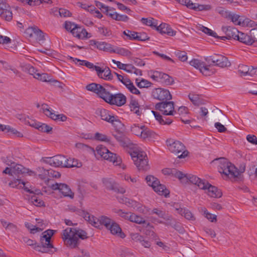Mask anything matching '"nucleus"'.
Returning <instances> with one entry per match:
<instances>
[{
    "mask_svg": "<svg viewBox=\"0 0 257 257\" xmlns=\"http://www.w3.org/2000/svg\"><path fill=\"white\" fill-rule=\"evenodd\" d=\"M211 64L207 65L205 63V65L200 69V72L205 76H210L214 74V70L211 68Z\"/></svg>",
    "mask_w": 257,
    "mask_h": 257,
    "instance_id": "nucleus-37",
    "label": "nucleus"
},
{
    "mask_svg": "<svg viewBox=\"0 0 257 257\" xmlns=\"http://www.w3.org/2000/svg\"><path fill=\"white\" fill-rule=\"evenodd\" d=\"M100 84L92 83L88 84L86 86V89L90 91H92L96 94V92L98 91L99 86Z\"/></svg>",
    "mask_w": 257,
    "mask_h": 257,
    "instance_id": "nucleus-62",
    "label": "nucleus"
},
{
    "mask_svg": "<svg viewBox=\"0 0 257 257\" xmlns=\"http://www.w3.org/2000/svg\"><path fill=\"white\" fill-rule=\"evenodd\" d=\"M144 126V125L139 126L137 124H133L131 126V132L135 135L140 137Z\"/></svg>",
    "mask_w": 257,
    "mask_h": 257,
    "instance_id": "nucleus-59",
    "label": "nucleus"
},
{
    "mask_svg": "<svg viewBox=\"0 0 257 257\" xmlns=\"http://www.w3.org/2000/svg\"><path fill=\"white\" fill-rule=\"evenodd\" d=\"M29 200L32 203L36 206L41 207L44 205V202L35 194L32 195Z\"/></svg>",
    "mask_w": 257,
    "mask_h": 257,
    "instance_id": "nucleus-41",
    "label": "nucleus"
},
{
    "mask_svg": "<svg viewBox=\"0 0 257 257\" xmlns=\"http://www.w3.org/2000/svg\"><path fill=\"white\" fill-rule=\"evenodd\" d=\"M87 238V233L81 229L68 227L63 231L62 238L65 245L70 248H76L79 243V238Z\"/></svg>",
    "mask_w": 257,
    "mask_h": 257,
    "instance_id": "nucleus-1",
    "label": "nucleus"
},
{
    "mask_svg": "<svg viewBox=\"0 0 257 257\" xmlns=\"http://www.w3.org/2000/svg\"><path fill=\"white\" fill-rule=\"evenodd\" d=\"M194 7V8H191V9L198 11H209L211 9V6L209 5H199L195 4Z\"/></svg>",
    "mask_w": 257,
    "mask_h": 257,
    "instance_id": "nucleus-56",
    "label": "nucleus"
},
{
    "mask_svg": "<svg viewBox=\"0 0 257 257\" xmlns=\"http://www.w3.org/2000/svg\"><path fill=\"white\" fill-rule=\"evenodd\" d=\"M178 233L180 234L179 235L178 234L180 238L183 239L184 241L183 243H185V240H188L189 235L183 227H179V228H178Z\"/></svg>",
    "mask_w": 257,
    "mask_h": 257,
    "instance_id": "nucleus-52",
    "label": "nucleus"
},
{
    "mask_svg": "<svg viewBox=\"0 0 257 257\" xmlns=\"http://www.w3.org/2000/svg\"><path fill=\"white\" fill-rule=\"evenodd\" d=\"M113 53H115L121 56L128 58L131 57L133 55L132 52L129 50L123 48H116L115 49H113Z\"/></svg>",
    "mask_w": 257,
    "mask_h": 257,
    "instance_id": "nucleus-32",
    "label": "nucleus"
},
{
    "mask_svg": "<svg viewBox=\"0 0 257 257\" xmlns=\"http://www.w3.org/2000/svg\"><path fill=\"white\" fill-rule=\"evenodd\" d=\"M136 81L138 86L140 88H148L150 87L152 84L150 82L144 79L141 80L136 79Z\"/></svg>",
    "mask_w": 257,
    "mask_h": 257,
    "instance_id": "nucleus-50",
    "label": "nucleus"
},
{
    "mask_svg": "<svg viewBox=\"0 0 257 257\" xmlns=\"http://www.w3.org/2000/svg\"><path fill=\"white\" fill-rule=\"evenodd\" d=\"M134 255V252L129 248H122L119 253L120 257H132Z\"/></svg>",
    "mask_w": 257,
    "mask_h": 257,
    "instance_id": "nucleus-55",
    "label": "nucleus"
},
{
    "mask_svg": "<svg viewBox=\"0 0 257 257\" xmlns=\"http://www.w3.org/2000/svg\"><path fill=\"white\" fill-rule=\"evenodd\" d=\"M136 166L139 171H147L149 169L150 167L148 163V158L142 160L140 163H136Z\"/></svg>",
    "mask_w": 257,
    "mask_h": 257,
    "instance_id": "nucleus-36",
    "label": "nucleus"
},
{
    "mask_svg": "<svg viewBox=\"0 0 257 257\" xmlns=\"http://www.w3.org/2000/svg\"><path fill=\"white\" fill-rule=\"evenodd\" d=\"M152 95L154 98L160 100L164 101L172 99V96L170 92L168 90L161 88L155 89L152 92Z\"/></svg>",
    "mask_w": 257,
    "mask_h": 257,
    "instance_id": "nucleus-10",
    "label": "nucleus"
},
{
    "mask_svg": "<svg viewBox=\"0 0 257 257\" xmlns=\"http://www.w3.org/2000/svg\"><path fill=\"white\" fill-rule=\"evenodd\" d=\"M236 40L247 45H251L253 44L250 34L249 35L241 32H239L238 35H237Z\"/></svg>",
    "mask_w": 257,
    "mask_h": 257,
    "instance_id": "nucleus-25",
    "label": "nucleus"
},
{
    "mask_svg": "<svg viewBox=\"0 0 257 257\" xmlns=\"http://www.w3.org/2000/svg\"><path fill=\"white\" fill-rule=\"evenodd\" d=\"M48 173V170H45L43 167H39L36 168L37 175L42 180L47 179Z\"/></svg>",
    "mask_w": 257,
    "mask_h": 257,
    "instance_id": "nucleus-40",
    "label": "nucleus"
},
{
    "mask_svg": "<svg viewBox=\"0 0 257 257\" xmlns=\"http://www.w3.org/2000/svg\"><path fill=\"white\" fill-rule=\"evenodd\" d=\"M189 110L187 107L181 106L178 108V115L179 116L180 120L185 124H189L194 119L191 118L188 114Z\"/></svg>",
    "mask_w": 257,
    "mask_h": 257,
    "instance_id": "nucleus-11",
    "label": "nucleus"
},
{
    "mask_svg": "<svg viewBox=\"0 0 257 257\" xmlns=\"http://www.w3.org/2000/svg\"><path fill=\"white\" fill-rule=\"evenodd\" d=\"M130 108L132 111L137 114L138 115H140L142 113L140 110L139 104L138 101L132 100L130 103Z\"/></svg>",
    "mask_w": 257,
    "mask_h": 257,
    "instance_id": "nucleus-42",
    "label": "nucleus"
},
{
    "mask_svg": "<svg viewBox=\"0 0 257 257\" xmlns=\"http://www.w3.org/2000/svg\"><path fill=\"white\" fill-rule=\"evenodd\" d=\"M155 107L164 115H173L174 112V103L172 101L157 103Z\"/></svg>",
    "mask_w": 257,
    "mask_h": 257,
    "instance_id": "nucleus-7",
    "label": "nucleus"
},
{
    "mask_svg": "<svg viewBox=\"0 0 257 257\" xmlns=\"http://www.w3.org/2000/svg\"><path fill=\"white\" fill-rule=\"evenodd\" d=\"M178 179L181 183L185 184L189 182V175L185 174L181 171H178Z\"/></svg>",
    "mask_w": 257,
    "mask_h": 257,
    "instance_id": "nucleus-46",
    "label": "nucleus"
},
{
    "mask_svg": "<svg viewBox=\"0 0 257 257\" xmlns=\"http://www.w3.org/2000/svg\"><path fill=\"white\" fill-rule=\"evenodd\" d=\"M153 135V133L151 132L148 128L146 127L145 126H144L143 129L141 132L140 137L142 139L145 140L146 139L152 137Z\"/></svg>",
    "mask_w": 257,
    "mask_h": 257,
    "instance_id": "nucleus-48",
    "label": "nucleus"
},
{
    "mask_svg": "<svg viewBox=\"0 0 257 257\" xmlns=\"http://www.w3.org/2000/svg\"><path fill=\"white\" fill-rule=\"evenodd\" d=\"M189 182L191 183L196 185L200 189H204L206 186V181L201 180L199 178L192 175H189Z\"/></svg>",
    "mask_w": 257,
    "mask_h": 257,
    "instance_id": "nucleus-23",
    "label": "nucleus"
},
{
    "mask_svg": "<svg viewBox=\"0 0 257 257\" xmlns=\"http://www.w3.org/2000/svg\"><path fill=\"white\" fill-rule=\"evenodd\" d=\"M55 230L48 229L43 233V235L41 238V243L44 245H49L52 246V244L50 242L51 236L54 234Z\"/></svg>",
    "mask_w": 257,
    "mask_h": 257,
    "instance_id": "nucleus-17",
    "label": "nucleus"
},
{
    "mask_svg": "<svg viewBox=\"0 0 257 257\" xmlns=\"http://www.w3.org/2000/svg\"><path fill=\"white\" fill-rule=\"evenodd\" d=\"M96 94L107 102L111 94L108 89V85H104L102 86L100 85L98 91L96 92Z\"/></svg>",
    "mask_w": 257,
    "mask_h": 257,
    "instance_id": "nucleus-18",
    "label": "nucleus"
},
{
    "mask_svg": "<svg viewBox=\"0 0 257 257\" xmlns=\"http://www.w3.org/2000/svg\"><path fill=\"white\" fill-rule=\"evenodd\" d=\"M230 64L227 57L221 55H219L217 62L215 65L224 68L229 66Z\"/></svg>",
    "mask_w": 257,
    "mask_h": 257,
    "instance_id": "nucleus-31",
    "label": "nucleus"
},
{
    "mask_svg": "<svg viewBox=\"0 0 257 257\" xmlns=\"http://www.w3.org/2000/svg\"><path fill=\"white\" fill-rule=\"evenodd\" d=\"M146 180L148 184L153 188L155 186L159 184V180L152 175H148L146 177Z\"/></svg>",
    "mask_w": 257,
    "mask_h": 257,
    "instance_id": "nucleus-45",
    "label": "nucleus"
},
{
    "mask_svg": "<svg viewBox=\"0 0 257 257\" xmlns=\"http://www.w3.org/2000/svg\"><path fill=\"white\" fill-rule=\"evenodd\" d=\"M122 177L123 179L127 182H130L133 184L137 183L139 181V177H132L129 174H124L122 175Z\"/></svg>",
    "mask_w": 257,
    "mask_h": 257,
    "instance_id": "nucleus-57",
    "label": "nucleus"
},
{
    "mask_svg": "<svg viewBox=\"0 0 257 257\" xmlns=\"http://www.w3.org/2000/svg\"><path fill=\"white\" fill-rule=\"evenodd\" d=\"M95 113L99 115L102 120L112 124L114 121H117L116 118L113 115H110L108 111L105 109L98 108L96 110Z\"/></svg>",
    "mask_w": 257,
    "mask_h": 257,
    "instance_id": "nucleus-13",
    "label": "nucleus"
},
{
    "mask_svg": "<svg viewBox=\"0 0 257 257\" xmlns=\"http://www.w3.org/2000/svg\"><path fill=\"white\" fill-rule=\"evenodd\" d=\"M9 185L10 187H12L13 188H24L26 191L31 193H33V191H31L30 189H29L27 186H26V183L20 179H14L11 181L9 183Z\"/></svg>",
    "mask_w": 257,
    "mask_h": 257,
    "instance_id": "nucleus-24",
    "label": "nucleus"
},
{
    "mask_svg": "<svg viewBox=\"0 0 257 257\" xmlns=\"http://www.w3.org/2000/svg\"><path fill=\"white\" fill-rule=\"evenodd\" d=\"M189 155V152L185 146L180 142L178 141V159H183Z\"/></svg>",
    "mask_w": 257,
    "mask_h": 257,
    "instance_id": "nucleus-28",
    "label": "nucleus"
},
{
    "mask_svg": "<svg viewBox=\"0 0 257 257\" xmlns=\"http://www.w3.org/2000/svg\"><path fill=\"white\" fill-rule=\"evenodd\" d=\"M2 14H0V16L3 19H4L8 21H10L12 19L13 14L10 10V7L7 9V10H4L3 12H2Z\"/></svg>",
    "mask_w": 257,
    "mask_h": 257,
    "instance_id": "nucleus-49",
    "label": "nucleus"
},
{
    "mask_svg": "<svg viewBox=\"0 0 257 257\" xmlns=\"http://www.w3.org/2000/svg\"><path fill=\"white\" fill-rule=\"evenodd\" d=\"M107 229L109 230L111 234L121 238H124L125 237V235L122 232L119 225L114 221Z\"/></svg>",
    "mask_w": 257,
    "mask_h": 257,
    "instance_id": "nucleus-19",
    "label": "nucleus"
},
{
    "mask_svg": "<svg viewBox=\"0 0 257 257\" xmlns=\"http://www.w3.org/2000/svg\"><path fill=\"white\" fill-rule=\"evenodd\" d=\"M25 69L26 71H27L30 75H33L34 78L39 80L42 81L43 82H50L55 83H61L58 81L52 79L50 76H48L46 73L41 74L40 73H38V70H36L33 66L30 65H26Z\"/></svg>",
    "mask_w": 257,
    "mask_h": 257,
    "instance_id": "nucleus-5",
    "label": "nucleus"
},
{
    "mask_svg": "<svg viewBox=\"0 0 257 257\" xmlns=\"http://www.w3.org/2000/svg\"><path fill=\"white\" fill-rule=\"evenodd\" d=\"M153 189L159 195L164 196L165 197H167L170 193L168 189L166 188L165 185L160 184V181L159 184L155 186Z\"/></svg>",
    "mask_w": 257,
    "mask_h": 257,
    "instance_id": "nucleus-26",
    "label": "nucleus"
},
{
    "mask_svg": "<svg viewBox=\"0 0 257 257\" xmlns=\"http://www.w3.org/2000/svg\"><path fill=\"white\" fill-rule=\"evenodd\" d=\"M198 30L200 31H201L205 34H208L209 36L214 37H217V34L215 32L212 31L211 29L204 27L202 25H200L198 27Z\"/></svg>",
    "mask_w": 257,
    "mask_h": 257,
    "instance_id": "nucleus-53",
    "label": "nucleus"
},
{
    "mask_svg": "<svg viewBox=\"0 0 257 257\" xmlns=\"http://www.w3.org/2000/svg\"><path fill=\"white\" fill-rule=\"evenodd\" d=\"M219 163V172L230 178L235 179L239 175L238 169L226 159L221 158L216 159Z\"/></svg>",
    "mask_w": 257,
    "mask_h": 257,
    "instance_id": "nucleus-3",
    "label": "nucleus"
},
{
    "mask_svg": "<svg viewBox=\"0 0 257 257\" xmlns=\"http://www.w3.org/2000/svg\"><path fill=\"white\" fill-rule=\"evenodd\" d=\"M14 175L24 174L27 172V168L21 165L17 164L13 166Z\"/></svg>",
    "mask_w": 257,
    "mask_h": 257,
    "instance_id": "nucleus-43",
    "label": "nucleus"
},
{
    "mask_svg": "<svg viewBox=\"0 0 257 257\" xmlns=\"http://www.w3.org/2000/svg\"><path fill=\"white\" fill-rule=\"evenodd\" d=\"M239 16L236 14H229L227 18L231 20V21L235 25H240L241 20L239 19Z\"/></svg>",
    "mask_w": 257,
    "mask_h": 257,
    "instance_id": "nucleus-60",
    "label": "nucleus"
},
{
    "mask_svg": "<svg viewBox=\"0 0 257 257\" xmlns=\"http://www.w3.org/2000/svg\"><path fill=\"white\" fill-rule=\"evenodd\" d=\"M206 186L203 190H207L208 195L214 198H220L222 196V192L217 187L211 185L206 181Z\"/></svg>",
    "mask_w": 257,
    "mask_h": 257,
    "instance_id": "nucleus-15",
    "label": "nucleus"
},
{
    "mask_svg": "<svg viewBox=\"0 0 257 257\" xmlns=\"http://www.w3.org/2000/svg\"><path fill=\"white\" fill-rule=\"evenodd\" d=\"M131 155L135 165L136 163H140L142 162V160L147 158V156L145 152L139 150L134 151L131 154Z\"/></svg>",
    "mask_w": 257,
    "mask_h": 257,
    "instance_id": "nucleus-21",
    "label": "nucleus"
},
{
    "mask_svg": "<svg viewBox=\"0 0 257 257\" xmlns=\"http://www.w3.org/2000/svg\"><path fill=\"white\" fill-rule=\"evenodd\" d=\"M124 85L132 93L135 94H140V92L139 90L134 85L133 83L129 79L125 80Z\"/></svg>",
    "mask_w": 257,
    "mask_h": 257,
    "instance_id": "nucleus-38",
    "label": "nucleus"
},
{
    "mask_svg": "<svg viewBox=\"0 0 257 257\" xmlns=\"http://www.w3.org/2000/svg\"><path fill=\"white\" fill-rule=\"evenodd\" d=\"M65 28L67 30H70L73 35H75V31L77 30V25L70 22H66Z\"/></svg>",
    "mask_w": 257,
    "mask_h": 257,
    "instance_id": "nucleus-58",
    "label": "nucleus"
},
{
    "mask_svg": "<svg viewBox=\"0 0 257 257\" xmlns=\"http://www.w3.org/2000/svg\"><path fill=\"white\" fill-rule=\"evenodd\" d=\"M119 201L122 203H124L129 207H133L134 208H138V203L137 201L131 200L129 198H124L121 199Z\"/></svg>",
    "mask_w": 257,
    "mask_h": 257,
    "instance_id": "nucleus-44",
    "label": "nucleus"
},
{
    "mask_svg": "<svg viewBox=\"0 0 257 257\" xmlns=\"http://www.w3.org/2000/svg\"><path fill=\"white\" fill-rule=\"evenodd\" d=\"M84 218L95 227L97 228L99 227V218H97L94 216L91 215L88 213H84Z\"/></svg>",
    "mask_w": 257,
    "mask_h": 257,
    "instance_id": "nucleus-30",
    "label": "nucleus"
},
{
    "mask_svg": "<svg viewBox=\"0 0 257 257\" xmlns=\"http://www.w3.org/2000/svg\"><path fill=\"white\" fill-rule=\"evenodd\" d=\"M178 213L187 220L194 221L196 219L192 213L189 209L185 208L180 207L178 208Z\"/></svg>",
    "mask_w": 257,
    "mask_h": 257,
    "instance_id": "nucleus-27",
    "label": "nucleus"
},
{
    "mask_svg": "<svg viewBox=\"0 0 257 257\" xmlns=\"http://www.w3.org/2000/svg\"><path fill=\"white\" fill-rule=\"evenodd\" d=\"M66 157L62 155H57L51 158H48L45 160L46 163L54 167H64Z\"/></svg>",
    "mask_w": 257,
    "mask_h": 257,
    "instance_id": "nucleus-12",
    "label": "nucleus"
},
{
    "mask_svg": "<svg viewBox=\"0 0 257 257\" xmlns=\"http://www.w3.org/2000/svg\"><path fill=\"white\" fill-rule=\"evenodd\" d=\"M189 64L200 71L201 68L205 65V62L197 59H193L190 61Z\"/></svg>",
    "mask_w": 257,
    "mask_h": 257,
    "instance_id": "nucleus-47",
    "label": "nucleus"
},
{
    "mask_svg": "<svg viewBox=\"0 0 257 257\" xmlns=\"http://www.w3.org/2000/svg\"><path fill=\"white\" fill-rule=\"evenodd\" d=\"M130 236L132 240L136 242H142L143 241V236L137 232H131Z\"/></svg>",
    "mask_w": 257,
    "mask_h": 257,
    "instance_id": "nucleus-64",
    "label": "nucleus"
},
{
    "mask_svg": "<svg viewBox=\"0 0 257 257\" xmlns=\"http://www.w3.org/2000/svg\"><path fill=\"white\" fill-rule=\"evenodd\" d=\"M113 221L114 220L105 216H101L99 217V225H103L106 228H108Z\"/></svg>",
    "mask_w": 257,
    "mask_h": 257,
    "instance_id": "nucleus-33",
    "label": "nucleus"
},
{
    "mask_svg": "<svg viewBox=\"0 0 257 257\" xmlns=\"http://www.w3.org/2000/svg\"><path fill=\"white\" fill-rule=\"evenodd\" d=\"M128 220L137 224H145L146 227L151 226L150 223L147 222L142 216L131 212H130Z\"/></svg>",
    "mask_w": 257,
    "mask_h": 257,
    "instance_id": "nucleus-16",
    "label": "nucleus"
},
{
    "mask_svg": "<svg viewBox=\"0 0 257 257\" xmlns=\"http://www.w3.org/2000/svg\"><path fill=\"white\" fill-rule=\"evenodd\" d=\"M126 101V98L124 95L119 93L115 94H111L107 103L111 105H116L121 106L124 105Z\"/></svg>",
    "mask_w": 257,
    "mask_h": 257,
    "instance_id": "nucleus-9",
    "label": "nucleus"
},
{
    "mask_svg": "<svg viewBox=\"0 0 257 257\" xmlns=\"http://www.w3.org/2000/svg\"><path fill=\"white\" fill-rule=\"evenodd\" d=\"M53 12L55 15H57L58 13L61 17H69L71 15L70 12L64 9H60L59 10L56 9L53 10Z\"/></svg>",
    "mask_w": 257,
    "mask_h": 257,
    "instance_id": "nucleus-51",
    "label": "nucleus"
},
{
    "mask_svg": "<svg viewBox=\"0 0 257 257\" xmlns=\"http://www.w3.org/2000/svg\"><path fill=\"white\" fill-rule=\"evenodd\" d=\"M53 190H58L59 192L65 197H68L71 199L74 198V193L71 191L70 187L64 183H56L50 186Z\"/></svg>",
    "mask_w": 257,
    "mask_h": 257,
    "instance_id": "nucleus-6",
    "label": "nucleus"
},
{
    "mask_svg": "<svg viewBox=\"0 0 257 257\" xmlns=\"http://www.w3.org/2000/svg\"><path fill=\"white\" fill-rule=\"evenodd\" d=\"M141 21L143 24L149 26L152 28L156 29L161 33L167 34L170 36L175 35V33L171 31V30L168 27V26L166 24H161L158 26L157 21L153 18H150L149 19L142 18Z\"/></svg>",
    "mask_w": 257,
    "mask_h": 257,
    "instance_id": "nucleus-4",
    "label": "nucleus"
},
{
    "mask_svg": "<svg viewBox=\"0 0 257 257\" xmlns=\"http://www.w3.org/2000/svg\"><path fill=\"white\" fill-rule=\"evenodd\" d=\"M238 72L241 77L246 76H254V68H252L251 69H250L247 66L243 64H240L238 66Z\"/></svg>",
    "mask_w": 257,
    "mask_h": 257,
    "instance_id": "nucleus-20",
    "label": "nucleus"
},
{
    "mask_svg": "<svg viewBox=\"0 0 257 257\" xmlns=\"http://www.w3.org/2000/svg\"><path fill=\"white\" fill-rule=\"evenodd\" d=\"M96 153L95 155L99 156L101 158L112 162L115 166H119L122 170L126 169V166L122 163L120 157L116 154L110 152L105 147L102 145L98 146L96 148Z\"/></svg>",
    "mask_w": 257,
    "mask_h": 257,
    "instance_id": "nucleus-2",
    "label": "nucleus"
},
{
    "mask_svg": "<svg viewBox=\"0 0 257 257\" xmlns=\"http://www.w3.org/2000/svg\"><path fill=\"white\" fill-rule=\"evenodd\" d=\"M95 70L97 72L98 76L105 80H111L113 78V74L109 68L106 67L102 69L99 66H95Z\"/></svg>",
    "mask_w": 257,
    "mask_h": 257,
    "instance_id": "nucleus-14",
    "label": "nucleus"
},
{
    "mask_svg": "<svg viewBox=\"0 0 257 257\" xmlns=\"http://www.w3.org/2000/svg\"><path fill=\"white\" fill-rule=\"evenodd\" d=\"M177 141L175 138H170L166 141L167 149L172 153L177 152Z\"/></svg>",
    "mask_w": 257,
    "mask_h": 257,
    "instance_id": "nucleus-29",
    "label": "nucleus"
},
{
    "mask_svg": "<svg viewBox=\"0 0 257 257\" xmlns=\"http://www.w3.org/2000/svg\"><path fill=\"white\" fill-rule=\"evenodd\" d=\"M42 111L47 116L54 120H60L61 121H65L67 120V116L63 114H56L50 110V108L46 104H43L41 108Z\"/></svg>",
    "mask_w": 257,
    "mask_h": 257,
    "instance_id": "nucleus-8",
    "label": "nucleus"
},
{
    "mask_svg": "<svg viewBox=\"0 0 257 257\" xmlns=\"http://www.w3.org/2000/svg\"><path fill=\"white\" fill-rule=\"evenodd\" d=\"M151 112L153 113L155 116L156 119L160 122V124L164 125V124H170L172 123V121L169 119H166L165 120L162 116L158 112H155V111H151Z\"/></svg>",
    "mask_w": 257,
    "mask_h": 257,
    "instance_id": "nucleus-39",
    "label": "nucleus"
},
{
    "mask_svg": "<svg viewBox=\"0 0 257 257\" xmlns=\"http://www.w3.org/2000/svg\"><path fill=\"white\" fill-rule=\"evenodd\" d=\"M97 48L99 50L109 52H113V51L112 45L105 42L98 43Z\"/></svg>",
    "mask_w": 257,
    "mask_h": 257,
    "instance_id": "nucleus-35",
    "label": "nucleus"
},
{
    "mask_svg": "<svg viewBox=\"0 0 257 257\" xmlns=\"http://www.w3.org/2000/svg\"><path fill=\"white\" fill-rule=\"evenodd\" d=\"M81 166V163L78 162L77 160L74 159H67L66 158V161H65L64 167H80Z\"/></svg>",
    "mask_w": 257,
    "mask_h": 257,
    "instance_id": "nucleus-34",
    "label": "nucleus"
},
{
    "mask_svg": "<svg viewBox=\"0 0 257 257\" xmlns=\"http://www.w3.org/2000/svg\"><path fill=\"white\" fill-rule=\"evenodd\" d=\"M52 130V127L45 123L40 122L38 130L43 132L49 133Z\"/></svg>",
    "mask_w": 257,
    "mask_h": 257,
    "instance_id": "nucleus-63",
    "label": "nucleus"
},
{
    "mask_svg": "<svg viewBox=\"0 0 257 257\" xmlns=\"http://www.w3.org/2000/svg\"><path fill=\"white\" fill-rule=\"evenodd\" d=\"M188 97L190 101L195 105L199 106L200 104L201 100L198 94H189L188 95Z\"/></svg>",
    "mask_w": 257,
    "mask_h": 257,
    "instance_id": "nucleus-54",
    "label": "nucleus"
},
{
    "mask_svg": "<svg viewBox=\"0 0 257 257\" xmlns=\"http://www.w3.org/2000/svg\"><path fill=\"white\" fill-rule=\"evenodd\" d=\"M123 34L127 37L129 40H137L138 33L130 30L124 31Z\"/></svg>",
    "mask_w": 257,
    "mask_h": 257,
    "instance_id": "nucleus-61",
    "label": "nucleus"
},
{
    "mask_svg": "<svg viewBox=\"0 0 257 257\" xmlns=\"http://www.w3.org/2000/svg\"><path fill=\"white\" fill-rule=\"evenodd\" d=\"M222 30L229 39L232 38L234 40H236L237 35H238L239 33V31H238L237 29L230 26L222 27Z\"/></svg>",
    "mask_w": 257,
    "mask_h": 257,
    "instance_id": "nucleus-22",
    "label": "nucleus"
}]
</instances>
